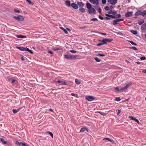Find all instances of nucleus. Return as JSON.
<instances>
[{"label":"nucleus","instance_id":"obj_1","mask_svg":"<svg viewBox=\"0 0 146 146\" xmlns=\"http://www.w3.org/2000/svg\"><path fill=\"white\" fill-rule=\"evenodd\" d=\"M15 143L19 146H29L28 144H26L25 143H23L22 142H19L17 141L15 142Z\"/></svg>","mask_w":146,"mask_h":146},{"label":"nucleus","instance_id":"obj_2","mask_svg":"<svg viewBox=\"0 0 146 146\" xmlns=\"http://www.w3.org/2000/svg\"><path fill=\"white\" fill-rule=\"evenodd\" d=\"M13 18L16 20L19 21H22L24 20L23 17L21 15H19L17 17L14 16Z\"/></svg>","mask_w":146,"mask_h":146},{"label":"nucleus","instance_id":"obj_3","mask_svg":"<svg viewBox=\"0 0 146 146\" xmlns=\"http://www.w3.org/2000/svg\"><path fill=\"white\" fill-rule=\"evenodd\" d=\"M88 12L90 14H96V11L94 9V8H93V7L89 9Z\"/></svg>","mask_w":146,"mask_h":146},{"label":"nucleus","instance_id":"obj_4","mask_svg":"<svg viewBox=\"0 0 146 146\" xmlns=\"http://www.w3.org/2000/svg\"><path fill=\"white\" fill-rule=\"evenodd\" d=\"M86 99L88 100H96V98L95 97L92 96H86Z\"/></svg>","mask_w":146,"mask_h":146},{"label":"nucleus","instance_id":"obj_5","mask_svg":"<svg viewBox=\"0 0 146 146\" xmlns=\"http://www.w3.org/2000/svg\"><path fill=\"white\" fill-rule=\"evenodd\" d=\"M108 2L112 5H115L117 2V0H108Z\"/></svg>","mask_w":146,"mask_h":146},{"label":"nucleus","instance_id":"obj_6","mask_svg":"<svg viewBox=\"0 0 146 146\" xmlns=\"http://www.w3.org/2000/svg\"><path fill=\"white\" fill-rule=\"evenodd\" d=\"M90 2L93 4H96V5L99 4V0H89Z\"/></svg>","mask_w":146,"mask_h":146},{"label":"nucleus","instance_id":"obj_7","mask_svg":"<svg viewBox=\"0 0 146 146\" xmlns=\"http://www.w3.org/2000/svg\"><path fill=\"white\" fill-rule=\"evenodd\" d=\"M57 82L60 85H66L67 84V82L65 81L58 80L57 81Z\"/></svg>","mask_w":146,"mask_h":146},{"label":"nucleus","instance_id":"obj_8","mask_svg":"<svg viewBox=\"0 0 146 146\" xmlns=\"http://www.w3.org/2000/svg\"><path fill=\"white\" fill-rule=\"evenodd\" d=\"M130 119L132 120H134L138 124H139V120L133 117L132 116H129Z\"/></svg>","mask_w":146,"mask_h":146},{"label":"nucleus","instance_id":"obj_9","mask_svg":"<svg viewBox=\"0 0 146 146\" xmlns=\"http://www.w3.org/2000/svg\"><path fill=\"white\" fill-rule=\"evenodd\" d=\"M71 6L74 9H76L78 8V6L77 4L74 3H72L71 4Z\"/></svg>","mask_w":146,"mask_h":146},{"label":"nucleus","instance_id":"obj_10","mask_svg":"<svg viewBox=\"0 0 146 146\" xmlns=\"http://www.w3.org/2000/svg\"><path fill=\"white\" fill-rule=\"evenodd\" d=\"M99 41L100 42L97 44V46H100L106 44V42H104V39L102 40H100Z\"/></svg>","mask_w":146,"mask_h":146},{"label":"nucleus","instance_id":"obj_11","mask_svg":"<svg viewBox=\"0 0 146 146\" xmlns=\"http://www.w3.org/2000/svg\"><path fill=\"white\" fill-rule=\"evenodd\" d=\"M131 84V83H129V84H127L125 87H124L121 88L120 89V90H124L127 89Z\"/></svg>","mask_w":146,"mask_h":146},{"label":"nucleus","instance_id":"obj_12","mask_svg":"<svg viewBox=\"0 0 146 146\" xmlns=\"http://www.w3.org/2000/svg\"><path fill=\"white\" fill-rule=\"evenodd\" d=\"M104 42H106V44L107 42H109L112 41V40L110 39H108L106 38H105L104 39Z\"/></svg>","mask_w":146,"mask_h":146},{"label":"nucleus","instance_id":"obj_13","mask_svg":"<svg viewBox=\"0 0 146 146\" xmlns=\"http://www.w3.org/2000/svg\"><path fill=\"white\" fill-rule=\"evenodd\" d=\"M132 12H128L125 15L126 17H129L132 15Z\"/></svg>","mask_w":146,"mask_h":146},{"label":"nucleus","instance_id":"obj_14","mask_svg":"<svg viewBox=\"0 0 146 146\" xmlns=\"http://www.w3.org/2000/svg\"><path fill=\"white\" fill-rule=\"evenodd\" d=\"M16 36L17 37L19 38H25L27 37L26 36L22 35H17Z\"/></svg>","mask_w":146,"mask_h":146},{"label":"nucleus","instance_id":"obj_15","mask_svg":"<svg viewBox=\"0 0 146 146\" xmlns=\"http://www.w3.org/2000/svg\"><path fill=\"white\" fill-rule=\"evenodd\" d=\"M87 8L88 9V10L92 8L91 5L89 3L87 2L86 3Z\"/></svg>","mask_w":146,"mask_h":146},{"label":"nucleus","instance_id":"obj_16","mask_svg":"<svg viewBox=\"0 0 146 146\" xmlns=\"http://www.w3.org/2000/svg\"><path fill=\"white\" fill-rule=\"evenodd\" d=\"M0 141H1L2 143L4 144H6L7 143V142L5 141L3 138H0Z\"/></svg>","mask_w":146,"mask_h":146},{"label":"nucleus","instance_id":"obj_17","mask_svg":"<svg viewBox=\"0 0 146 146\" xmlns=\"http://www.w3.org/2000/svg\"><path fill=\"white\" fill-rule=\"evenodd\" d=\"M77 4L79 6L81 7H83L84 6V4L82 2H77Z\"/></svg>","mask_w":146,"mask_h":146},{"label":"nucleus","instance_id":"obj_18","mask_svg":"<svg viewBox=\"0 0 146 146\" xmlns=\"http://www.w3.org/2000/svg\"><path fill=\"white\" fill-rule=\"evenodd\" d=\"M66 5L70 7L71 6L70 1H69L67 0L65 1Z\"/></svg>","mask_w":146,"mask_h":146},{"label":"nucleus","instance_id":"obj_19","mask_svg":"<svg viewBox=\"0 0 146 146\" xmlns=\"http://www.w3.org/2000/svg\"><path fill=\"white\" fill-rule=\"evenodd\" d=\"M86 131L87 132H88V129L85 127H82L80 130V132H83L85 131Z\"/></svg>","mask_w":146,"mask_h":146},{"label":"nucleus","instance_id":"obj_20","mask_svg":"<svg viewBox=\"0 0 146 146\" xmlns=\"http://www.w3.org/2000/svg\"><path fill=\"white\" fill-rule=\"evenodd\" d=\"M141 15L143 17H145L146 15V10H144L143 11H141Z\"/></svg>","mask_w":146,"mask_h":146},{"label":"nucleus","instance_id":"obj_21","mask_svg":"<svg viewBox=\"0 0 146 146\" xmlns=\"http://www.w3.org/2000/svg\"><path fill=\"white\" fill-rule=\"evenodd\" d=\"M109 14H112L113 15H115L116 13L117 12L115 11H112L111 10V11H110L108 12Z\"/></svg>","mask_w":146,"mask_h":146},{"label":"nucleus","instance_id":"obj_22","mask_svg":"<svg viewBox=\"0 0 146 146\" xmlns=\"http://www.w3.org/2000/svg\"><path fill=\"white\" fill-rule=\"evenodd\" d=\"M64 58L66 59H71V54H65L64 55Z\"/></svg>","mask_w":146,"mask_h":146},{"label":"nucleus","instance_id":"obj_23","mask_svg":"<svg viewBox=\"0 0 146 146\" xmlns=\"http://www.w3.org/2000/svg\"><path fill=\"white\" fill-rule=\"evenodd\" d=\"M140 15H141V10L138 11L135 13V15L136 16H139Z\"/></svg>","mask_w":146,"mask_h":146},{"label":"nucleus","instance_id":"obj_24","mask_svg":"<svg viewBox=\"0 0 146 146\" xmlns=\"http://www.w3.org/2000/svg\"><path fill=\"white\" fill-rule=\"evenodd\" d=\"M146 29V23L143 24L141 27V30H145Z\"/></svg>","mask_w":146,"mask_h":146},{"label":"nucleus","instance_id":"obj_25","mask_svg":"<svg viewBox=\"0 0 146 146\" xmlns=\"http://www.w3.org/2000/svg\"><path fill=\"white\" fill-rule=\"evenodd\" d=\"M144 22V21L143 19H141L138 22V24L140 25H141Z\"/></svg>","mask_w":146,"mask_h":146},{"label":"nucleus","instance_id":"obj_26","mask_svg":"<svg viewBox=\"0 0 146 146\" xmlns=\"http://www.w3.org/2000/svg\"><path fill=\"white\" fill-rule=\"evenodd\" d=\"M17 48L19 50L21 51H25V47H17Z\"/></svg>","mask_w":146,"mask_h":146},{"label":"nucleus","instance_id":"obj_27","mask_svg":"<svg viewBox=\"0 0 146 146\" xmlns=\"http://www.w3.org/2000/svg\"><path fill=\"white\" fill-rule=\"evenodd\" d=\"M103 140L104 141H106V140L109 141L111 142L112 143H113V141H112L111 139L109 138H104L103 139Z\"/></svg>","mask_w":146,"mask_h":146},{"label":"nucleus","instance_id":"obj_28","mask_svg":"<svg viewBox=\"0 0 146 146\" xmlns=\"http://www.w3.org/2000/svg\"><path fill=\"white\" fill-rule=\"evenodd\" d=\"M96 112V113H99L100 114H101L102 115H104V116L106 115L107 114L106 113L102 111H98Z\"/></svg>","mask_w":146,"mask_h":146},{"label":"nucleus","instance_id":"obj_29","mask_svg":"<svg viewBox=\"0 0 146 146\" xmlns=\"http://www.w3.org/2000/svg\"><path fill=\"white\" fill-rule=\"evenodd\" d=\"M79 10L82 13H84L86 12L85 9L83 8H80Z\"/></svg>","mask_w":146,"mask_h":146},{"label":"nucleus","instance_id":"obj_30","mask_svg":"<svg viewBox=\"0 0 146 146\" xmlns=\"http://www.w3.org/2000/svg\"><path fill=\"white\" fill-rule=\"evenodd\" d=\"M78 57L76 55H71V59H74Z\"/></svg>","mask_w":146,"mask_h":146},{"label":"nucleus","instance_id":"obj_31","mask_svg":"<svg viewBox=\"0 0 146 146\" xmlns=\"http://www.w3.org/2000/svg\"><path fill=\"white\" fill-rule=\"evenodd\" d=\"M60 29L63 30V31H64V32L66 33V34H68V32L64 28L62 27H60Z\"/></svg>","mask_w":146,"mask_h":146},{"label":"nucleus","instance_id":"obj_32","mask_svg":"<svg viewBox=\"0 0 146 146\" xmlns=\"http://www.w3.org/2000/svg\"><path fill=\"white\" fill-rule=\"evenodd\" d=\"M20 110V108L17 109V110L15 109H13V112L14 113H17Z\"/></svg>","mask_w":146,"mask_h":146},{"label":"nucleus","instance_id":"obj_33","mask_svg":"<svg viewBox=\"0 0 146 146\" xmlns=\"http://www.w3.org/2000/svg\"><path fill=\"white\" fill-rule=\"evenodd\" d=\"M46 133H48L49 135L51 136L52 138H53V134L52 132L50 131H47Z\"/></svg>","mask_w":146,"mask_h":146},{"label":"nucleus","instance_id":"obj_34","mask_svg":"<svg viewBox=\"0 0 146 146\" xmlns=\"http://www.w3.org/2000/svg\"><path fill=\"white\" fill-rule=\"evenodd\" d=\"M131 32L133 34L136 35L137 34V31L135 30H131Z\"/></svg>","mask_w":146,"mask_h":146},{"label":"nucleus","instance_id":"obj_35","mask_svg":"<svg viewBox=\"0 0 146 146\" xmlns=\"http://www.w3.org/2000/svg\"><path fill=\"white\" fill-rule=\"evenodd\" d=\"M75 82L76 83L78 84H80L81 83V82L80 81H79L77 79H75Z\"/></svg>","mask_w":146,"mask_h":146},{"label":"nucleus","instance_id":"obj_36","mask_svg":"<svg viewBox=\"0 0 146 146\" xmlns=\"http://www.w3.org/2000/svg\"><path fill=\"white\" fill-rule=\"evenodd\" d=\"M26 1L30 4L33 5V3L30 0H26Z\"/></svg>","mask_w":146,"mask_h":146},{"label":"nucleus","instance_id":"obj_37","mask_svg":"<svg viewBox=\"0 0 146 146\" xmlns=\"http://www.w3.org/2000/svg\"><path fill=\"white\" fill-rule=\"evenodd\" d=\"M128 42H129L132 45H137V44H136L135 43H134L132 41H130V40H129L128 41Z\"/></svg>","mask_w":146,"mask_h":146},{"label":"nucleus","instance_id":"obj_38","mask_svg":"<svg viewBox=\"0 0 146 146\" xmlns=\"http://www.w3.org/2000/svg\"><path fill=\"white\" fill-rule=\"evenodd\" d=\"M115 19H117L120 18L121 17V15L120 14H117L115 15Z\"/></svg>","mask_w":146,"mask_h":146},{"label":"nucleus","instance_id":"obj_39","mask_svg":"<svg viewBox=\"0 0 146 146\" xmlns=\"http://www.w3.org/2000/svg\"><path fill=\"white\" fill-rule=\"evenodd\" d=\"M94 59L97 62H100L101 60H100L98 58L96 57L94 58Z\"/></svg>","mask_w":146,"mask_h":146},{"label":"nucleus","instance_id":"obj_40","mask_svg":"<svg viewBox=\"0 0 146 146\" xmlns=\"http://www.w3.org/2000/svg\"><path fill=\"white\" fill-rule=\"evenodd\" d=\"M91 21H97L98 20L96 18H93L91 19Z\"/></svg>","mask_w":146,"mask_h":146},{"label":"nucleus","instance_id":"obj_41","mask_svg":"<svg viewBox=\"0 0 146 146\" xmlns=\"http://www.w3.org/2000/svg\"><path fill=\"white\" fill-rule=\"evenodd\" d=\"M113 24L114 25H116L118 24L116 20H114L113 21Z\"/></svg>","mask_w":146,"mask_h":146},{"label":"nucleus","instance_id":"obj_42","mask_svg":"<svg viewBox=\"0 0 146 146\" xmlns=\"http://www.w3.org/2000/svg\"><path fill=\"white\" fill-rule=\"evenodd\" d=\"M117 22H119L120 21H123L124 19H116Z\"/></svg>","mask_w":146,"mask_h":146},{"label":"nucleus","instance_id":"obj_43","mask_svg":"<svg viewBox=\"0 0 146 146\" xmlns=\"http://www.w3.org/2000/svg\"><path fill=\"white\" fill-rule=\"evenodd\" d=\"M97 56H105V55L104 54H98L97 55Z\"/></svg>","mask_w":146,"mask_h":146},{"label":"nucleus","instance_id":"obj_44","mask_svg":"<svg viewBox=\"0 0 146 146\" xmlns=\"http://www.w3.org/2000/svg\"><path fill=\"white\" fill-rule=\"evenodd\" d=\"M104 9L106 11H108L109 9V7L107 6H106L104 7Z\"/></svg>","mask_w":146,"mask_h":146},{"label":"nucleus","instance_id":"obj_45","mask_svg":"<svg viewBox=\"0 0 146 146\" xmlns=\"http://www.w3.org/2000/svg\"><path fill=\"white\" fill-rule=\"evenodd\" d=\"M131 48L132 49H133V50H137V48L136 47H134V46L131 47Z\"/></svg>","mask_w":146,"mask_h":146},{"label":"nucleus","instance_id":"obj_46","mask_svg":"<svg viewBox=\"0 0 146 146\" xmlns=\"http://www.w3.org/2000/svg\"><path fill=\"white\" fill-rule=\"evenodd\" d=\"M102 2L103 4H105L106 3V0H102Z\"/></svg>","mask_w":146,"mask_h":146},{"label":"nucleus","instance_id":"obj_47","mask_svg":"<svg viewBox=\"0 0 146 146\" xmlns=\"http://www.w3.org/2000/svg\"><path fill=\"white\" fill-rule=\"evenodd\" d=\"M16 80H14V79L12 80H11L12 83L13 84H14V83L16 84Z\"/></svg>","mask_w":146,"mask_h":146},{"label":"nucleus","instance_id":"obj_48","mask_svg":"<svg viewBox=\"0 0 146 146\" xmlns=\"http://www.w3.org/2000/svg\"><path fill=\"white\" fill-rule=\"evenodd\" d=\"M140 59L141 60H144L146 58L145 56H142L140 58Z\"/></svg>","mask_w":146,"mask_h":146},{"label":"nucleus","instance_id":"obj_49","mask_svg":"<svg viewBox=\"0 0 146 146\" xmlns=\"http://www.w3.org/2000/svg\"><path fill=\"white\" fill-rule=\"evenodd\" d=\"M70 51L72 53H75L76 52V51L75 50H71Z\"/></svg>","mask_w":146,"mask_h":146},{"label":"nucleus","instance_id":"obj_50","mask_svg":"<svg viewBox=\"0 0 146 146\" xmlns=\"http://www.w3.org/2000/svg\"><path fill=\"white\" fill-rule=\"evenodd\" d=\"M115 89L116 90L118 91H121V90H120V89H119V88L117 87H115Z\"/></svg>","mask_w":146,"mask_h":146},{"label":"nucleus","instance_id":"obj_51","mask_svg":"<svg viewBox=\"0 0 146 146\" xmlns=\"http://www.w3.org/2000/svg\"><path fill=\"white\" fill-rule=\"evenodd\" d=\"M121 111L120 110H118V112L117 113V115H118L121 112Z\"/></svg>","mask_w":146,"mask_h":146},{"label":"nucleus","instance_id":"obj_52","mask_svg":"<svg viewBox=\"0 0 146 146\" xmlns=\"http://www.w3.org/2000/svg\"><path fill=\"white\" fill-rule=\"evenodd\" d=\"M115 100H120L121 99L119 97H116Z\"/></svg>","mask_w":146,"mask_h":146},{"label":"nucleus","instance_id":"obj_53","mask_svg":"<svg viewBox=\"0 0 146 146\" xmlns=\"http://www.w3.org/2000/svg\"><path fill=\"white\" fill-rule=\"evenodd\" d=\"M98 11L99 13H101L102 12V9L100 8H99L98 9Z\"/></svg>","mask_w":146,"mask_h":146},{"label":"nucleus","instance_id":"obj_54","mask_svg":"<svg viewBox=\"0 0 146 146\" xmlns=\"http://www.w3.org/2000/svg\"><path fill=\"white\" fill-rule=\"evenodd\" d=\"M14 11L15 13H19L20 12V11L19 10H17L16 9H14Z\"/></svg>","mask_w":146,"mask_h":146},{"label":"nucleus","instance_id":"obj_55","mask_svg":"<svg viewBox=\"0 0 146 146\" xmlns=\"http://www.w3.org/2000/svg\"><path fill=\"white\" fill-rule=\"evenodd\" d=\"M110 17L111 18H113L115 19V15H110Z\"/></svg>","mask_w":146,"mask_h":146},{"label":"nucleus","instance_id":"obj_56","mask_svg":"<svg viewBox=\"0 0 146 146\" xmlns=\"http://www.w3.org/2000/svg\"><path fill=\"white\" fill-rule=\"evenodd\" d=\"M53 50H54V51H56L57 50H60V49L59 48H53Z\"/></svg>","mask_w":146,"mask_h":146},{"label":"nucleus","instance_id":"obj_57","mask_svg":"<svg viewBox=\"0 0 146 146\" xmlns=\"http://www.w3.org/2000/svg\"><path fill=\"white\" fill-rule=\"evenodd\" d=\"M105 19L106 20H109L110 19V18L109 17H105Z\"/></svg>","mask_w":146,"mask_h":146},{"label":"nucleus","instance_id":"obj_58","mask_svg":"<svg viewBox=\"0 0 146 146\" xmlns=\"http://www.w3.org/2000/svg\"><path fill=\"white\" fill-rule=\"evenodd\" d=\"M99 18L101 20H103L104 19V18L100 16H99Z\"/></svg>","mask_w":146,"mask_h":146},{"label":"nucleus","instance_id":"obj_59","mask_svg":"<svg viewBox=\"0 0 146 146\" xmlns=\"http://www.w3.org/2000/svg\"><path fill=\"white\" fill-rule=\"evenodd\" d=\"M48 52L51 54H53V52L51 51H48Z\"/></svg>","mask_w":146,"mask_h":146},{"label":"nucleus","instance_id":"obj_60","mask_svg":"<svg viewBox=\"0 0 146 146\" xmlns=\"http://www.w3.org/2000/svg\"><path fill=\"white\" fill-rule=\"evenodd\" d=\"M99 33L104 35H106V33Z\"/></svg>","mask_w":146,"mask_h":146},{"label":"nucleus","instance_id":"obj_61","mask_svg":"<svg viewBox=\"0 0 146 146\" xmlns=\"http://www.w3.org/2000/svg\"><path fill=\"white\" fill-rule=\"evenodd\" d=\"M29 50V48H28L27 47H25V51H28Z\"/></svg>","mask_w":146,"mask_h":146},{"label":"nucleus","instance_id":"obj_62","mask_svg":"<svg viewBox=\"0 0 146 146\" xmlns=\"http://www.w3.org/2000/svg\"><path fill=\"white\" fill-rule=\"evenodd\" d=\"M31 54H33V52H32V51L31 50H29V51H28Z\"/></svg>","mask_w":146,"mask_h":146},{"label":"nucleus","instance_id":"obj_63","mask_svg":"<svg viewBox=\"0 0 146 146\" xmlns=\"http://www.w3.org/2000/svg\"><path fill=\"white\" fill-rule=\"evenodd\" d=\"M110 8L111 10L113 9V7L112 6H111L110 7Z\"/></svg>","mask_w":146,"mask_h":146},{"label":"nucleus","instance_id":"obj_64","mask_svg":"<svg viewBox=\"0 0 146 146\" xmlns=\"http://www.w3.org/2000/svg\"><path fill=\"white\" fill-rule=\"evenodd\" d=\"M105 15L108 17H110V15L108 14H106Z\"/></svg>","mask_w":146,"mask_h":146}]
</instances>
